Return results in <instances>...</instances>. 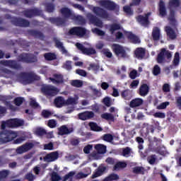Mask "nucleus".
<instances>
[{
	"mask_svg": "<svg viewBox=\"0 0 181 181\" xmlns=\"http://www.w3.org/2000/svg\"><path fill=\"white\" fill-rule=\"evenodd\" d=\"M18 62L32 64V63H37V57L30 53H21L18 57Z\"/></svg>",
	"mask_w": 181,
	"mask_h": 181,
	"instance_id": "f257e3e1",
	"label": "nucleus"
},
{
	"mask_svg": "<svg viewBox=\"0 0 181 181\" xmlns=\"http://www.w3.org/2000/svg\"><path fill=\"white\" fill-rule=\"evenodd\" d=\"M166 59L167 60L172 59V52L167 50L166 48H163L157 55L156 62L158 64H163V63H166Z\"/></svg>",
	"mask_w": 181,
	"mask_h": 181,
	"instance_id": "f03ea898",
	"label": "nucleus"
},
{
	"mask_svg": "<svg viewBox=\"0 0 181 181\" xmlns=\"http://www.w3.org/2000/svg\"><path fill=\"white\" fill-rule=\"evenodd\" d=\"M19 77L25 83H28V84H30V83H33V81H39V80H40V76L36 75V74L33 72H21L19 74Z\"/></svg>",
	"mask_w": 181,
	"mask_h": 181,
	"instance_id": "7ed1b4c3",
	"label": "nucleus"
},
{
	"mask_svg": "<svg viewBox=\"0 0 181 181\" xmlns=\"http://www.w3.org/2000/svg\"><path fill=\"white\" fill-rule=\"evenodd\" d=\"M111 49L116 57H120L122 59H126V57H128L127 50H125V48H124L122 45L119 44H112Z\"/></svg>",
	"mask_w": 181,
	"mask_h": 181,
	"instance_id": "20e7f679",
	"label": "nucleus"
},
{
	"mask_svg": "<svg viewBox=\"0 0 181 181\" xmlns=\"http://www.w3.org/2000/svg\"><path fill=\"white\" fill-rule=\"evenodd\" d=\"M41 92L48 97H54L59 94V89L54 86L45 85L42 86Z\"/></svg>",
	"mask_w": 181,
	"mask_h": 181,
	"instance_id": "39448f33",
	"label": "nucleus"
},
{
	"mask_svg": "<svg viewBox=\"0 0 181 181\" xmlns=\"http://www.w3.org/2000/svg\"><path fill=\"white\" fill-rule=\"evenodd\" d=\"M0 136L4 141V142H11V141H13L16 136H18V134L15 132H12L11 130H5L0 133Z\"/></svg>",
	"mask_w": 181,
	"mask_h": 181,
	"instance_id": "423d86ee",
	"label": "nucleus"
},
{
	"mask_svg": "<svg viewBox=\"0 0 181 181\" xmlns=\"http://www.w3.org/2000/svg\"><path fill=\"white\" fill-rule=\"evenodd\" d=\"M75 46L78 49V50H80V52H81L82 54H85L86 56H92L93 54H97V51H95V49L93 47L87 48L80 42H76Z\"/></svg>",
	"mask_w": 181,
	"mask_h": 181,
	"instance_id": "0eeeda50",
	"label": "nucleus"
},
{
	"mask_svg": "<svg viewBox=\"0 0 181 181\" xmlns=\"http://www.w3.org/2000/svg\"><path fill=\"white\" fill-rule=\"evenodd\" d=\"M0 64L10 69H13V70H22V65L16 60H1L0 61Z\"/></svg>",
	"mask_w": 181,
	"mask_h": 181,
	"instance_id": "6e6552de",
	"label": "nucleus"
},
{
	"mask_svg": "<svg viewBox=\"0 0 181 181\" xmlns=\"http://www.w3.org/2000/svg\"><path fill=\"white\" fill-rule=\"evenodd\" d=\"M12 25L20 28H29L30 22L25 18L13 17L11 20Z\"/></svg>",
	"mask_w": 181,
	"mask_h": 181,
	"instance_id": "1a4fd4ad",
	"label": "nucleus"
},
{
	"mask_svg": "<svg viewBox=\"0 0 181 181\" xmlns=\"http://www.w3.org/2000/svg\"><path fill=\"white\" fill-rule=\"evenodd\" d=\"M152 15L151 12H148L145 13L144 16L139 15L136 19L141 26H144V28H148L149 25H151V21H149V16Z\"/></svg>",
	"mask_w": 181,
	"mask_h": 181,
	"instance_id": "9d476101",
	"label": "nucleus"
},
{
	"mask_svg": "<svg viewBox=\"0 0 181 181\" xmlns=\"http://www.w3.org/2000/svg\"><path fill=\"white\" fill-rule=\"evenodd\" d=\"M86 33L87 30L83 27H73L69 30V35L71 36H79V37L86 36Z\"/></svg>",
	"mask_w": 181,
	"mask_h": 181,
	"instance_id": "9b49d317",
	"label": "nucleus"
},
{
	"mask_svg": "<svg viewBox=\"0 0 181 181\" xmlns=\"http://www.w3.org/2000/svg\"><path fill=\"white\" fill-rule=\"evenodd\" d=\"M35 148V144L32 142H26L22 146L18 147L16 150V153L18 155H22V153H26V152H29L31 149Z\"/></svg>",
	"mask_w": 181,
	"mask_h": 181,
	"instance_id": "f8f14e48",
	"label": "nucleus"
},
{
	"mask_svg": "<svg viewBox=\"0 0 181 181\" xmlns=\"http://www.w3.org/2000/svg\"><path fill=\"white\" fill-rule=\"evenodd\" d=\"M86 18L92 25H95V26H98V28H103V21L93 13H88L86 14Z\"/></svg>",
	"mask_w": 181,
	"mask_h": 181,
	"instance_id": "ddd939ff",
	"label": "nucleus"
},
{
	"mask_svg": "<svg viewBox=\"0 0 181 181\" xmlns=\"http://www.w3.org/2000/svg\"><path fill=\"white\" fill-rule=\"evenodd\" d=\"M93 12L96 16H98L102 19H108V18H110L108 12L100 7H93Z\"/></svg>",
	"mask_w": 181,
	"mask_h": 181,
	"instance_id": "4468645a",
	"label": "nucleus"
},
{
	"mask_svg": "<svg viewBox=\"0 0 181 181\" xmlns=\"http://www.w3.org/2000/svg\"><path fill=\"white\" fill-rule=\"evenodd\" d=\"M23 15L25 18H33L34 16H39L40 15V10L38 8H29L23 11Z\"/></svg>",
	"mask_w": 181,
	"mask_h": 181,
	"instance_id": "2eb2a0df",
	"label": "nucleus"
},
{
	"mask_svg": "<svg viewBox=\"0 0 181 181\" xmlns=\"http://www.w3.org/2000/svg\"><path fill=\"white\" fill-rule=\"evenodd\" d=\"M100 5L108 11H115L117 8V4L114 1L110 0H101L100 1Z\"/></svg>",
	"mask_w": 181,
	"mask_h": 181,
	"instance_id": "dca6fc26",
	"label": "nucleus"
},
{
	"mask_svg": "<svg viewBox=\"0 0 181 181\" xmlns=\"http://www.w3.org/2000/svg\"><path fill=\"white\" fill-rule=\"evenodd\" d=\"M53 42L54 43H55L56 47H57V49H59L62 54H65V56H70V54H69V51L66 49V48L63 45V42H62L60 40L57 39V37H54Z\"/></svg>",
	"mask_w": 181,
	"mask_h": 181,
	"instance_id": "f3484780",
	"label": "nucleus"
},
{
	"mask_svg": "<svg viewBox=\"0 0 181 181\" xmlns=\"http://www.w3.org/2000/svg\"><path fill=\"white\" fill-rule=\"evenodd\" d=\"M72 132H74V129L73 127H67V125L64 124L61 126L58 129V135H69L71 134Z\"/></svg>",
	"mask_w": 181,
	"mask_h": 181,
	"instance_id": "a211bd4d",
	"label": "nucleus"
},
{
	"mask_svg": "<svg viewBox=\"0 0 181 181\" xmlns=\"http://www.w3.org/2000/svg\"><path fill=\"white\" fill-rule=\"evenodd\" d=\"M49 22L57 26H64L66 25V20L62 17H51L49 18Z\"/></svg>",
	"mask_w": 181,
	"mask_h": 181,
	"instance_id": "6ab92c4d",
	"label": "nucleus"
},
{
	"mask_svg": "<svg viewBox=\"0 0 181 181\" xmlns=\"http://www.w3.org/2000/svg\"><path fill=\"white\" fill-rule=\"evenodd\" d=\"M78 117L79 119H81V121H87V119H91V118H94V112L85 111L83 112L79 113Z\"/></svg>",
	"mask_w": 181,
	"mask_h": 181,
	"instance_id": "aec40b11",
	"label": "nucleus"
},
{
	"mask_svg": "<svg viewBox=\"0 0 181 181\" xmlns=\"http://www.w3.org/2000/svg\"><path fill=\"white\" fill-rule=\"evenodd\" d=\"M28 35H30V36H33V37H35V39H40V40H45V34L39 30H28Z\"/></svg>",
	"mask_w": 181,
	"mask_h": 181,
	"instance_id": "412c9836",
	"label": "nucleus"
},
{
	"mask_svg": "<svg viewBox=\"0 0 181 181\" xmlns=\"http://www.w3.org/2000/svg\"><path fill=\"white\" fill-rule=\"evenodd\" d=\"M158 12L160 16L164 18L168 15V11L166 10V4L163 0H160L158 2Z\"/></svg>",
	"mask_w": 181,
	"mask_h": 181,
	"instance_id": "4be33fe9",
	"label": "nucleus"
},
{
	"mask_svg": "<svg viewBox=\"0 0 181 181\" xmlns=\"http://www.w3.org/2000/svg\"><path fill=\"white\" fill-rule=\"evenodd\" d=\"M165 32L167 36H168V37L171 40H175V39H176V37H177V35H176V32H175V30H173V28H172L169 25H167L165 27Z\"/></svg>",
	"mask_w": 181,
	"mask_h": 181,
	"instance_id": "5701e85b",
	"label": "nucleus"
},
{
	"mask_svg": "<svg viewBox=\"0 0 181 181\" xmlns=\"http://www.w3.org/2000/svg\"><path fill=\"white\" fill-rule=\"evenodd\" d=\"M60 12L62 15L64 16V19H69L71 18V19H73V17L74 16V14L73 12H71V10L67 7H64L61 8Z\"/></svg>",
	"mask_w": 181,
	"mask_h": 181,
	"instance_id": "b1692460",
	"label": "nucleus"
},
{
	"mask_svg": "<svg viewBox=\"0 0 181 181\" xmlns=\"http://www.w3.org/2000/svg\"><path fill=\"white\" fill-rule=\"evenodd\" d=\"M54 78H49V80L54 83V84H63L64 83V78L63 75L59 74H54Z\"/></svg>",
	"mask_w": 181,
	"mask_h": 181,
	"instance_id": "393cba45",
	"label": "nucleus"
},
{
	"mask_svg": "<svg viewBox=\"0 0 181 181\" xmlns=\"http://www.w3.org/2000/svg\"><path fill=\"white\" fill-rule=\"evenodd\" d=\"M44 159L47 162H54V160L59 159V153L57 151L49 153L45 156Z\"/></svg>",
	"mask_w": 181,
	"mask_h": 181,
	"instance_id": "a878e982",
	"label": "nucleus"
},
{
	"mask_svg": "<svg viewBox=\"0 0 181 181\" xmlns=\"http://www.w3.org/2000/svg\"><path fill=\"white\" fill-rule=\"evenodd\" d=\"M15 128V119H9L6 121H3L1 124V129L6 128Z\"/></svg>",
	"mask_w": 181,
	"mask_h": 181,
	"instance_id": "bb28decb",
	"label": "nucleus"
},
{
	"mask_svg": "<svg viewBox=\"0 0 181 181\" xmlns=\"http://www.w3.org/2000/svg\"><path fill=\"white\" fill-rule=\"evenodd\" d=\"M144 104V100L142 98H136L130 101L129 107L130 108H136L137 107H141Z\"/></svg>",
	"mask_w": 181,
	"mask_h": 181,
	"instance_id": "cd10ccee",
	"label": "nucleus"
},
{
	"mask_svg": "<svg viewBox=\"0 0 181 181\" xmlns=\"http://www.w3.org/2000/svg\"><path fill=\"white\" fill-rule=\"evenodd\" d=\"M126 36L128 40H130V42L134 45H136V43H141V40H139V37L131 32L127 33Z\"/></svg>",
	"mask_w": 181,
	"mask_h": 181,
	"instance_id": "c85d7f7f",
	"label": "nucleus"
},
{
	"mask_svg": "<svg viewBox=\"0 0 181 181\" xmlns=\"http://www.w3.org/2000/svg\"><path fill=\"white\" fill-rule=\"evenodd\" d=\"M149 93V86L146 83L142 84L139 89V94L141 97H146Z\"/></svg>",
	"mask_w": 181,
	"mask_h": 181,
	"instance_id": "c756f323",
	"label": "nucleus"
},
{
	"mask_svg": "<svg viewBox=\"0 0 181 181\" xmlns=\"http://www.w3.org/2000/svg\"><path fill=\"white\" fill-rule=\"evenodd\" d=\"M54 103L57 108H62L63 105H66V100H64V98L59 96L54 99Z\"/></svg>",
	"mask_w": 181,
	"mask_h": 181,
	"instance_id": "7c9ffc66",
	"label": "nucleus"
},
{
	"mask_svg": "<svg viewBox=\"0 0 181 181\" xmlns=\"http://www.w3.org/2000/svg\"><path fill=\"white\" fill-rule=\"evenodd\" d=\"M121 97L124 100L129 101V100H131V98H132V92H131V90H129V89H126L124 90H122L121 92Z\"/></svg>",
	"mask_w": 181,
	"mask_h": 181,
	"instance_id": "2f4dec72",
	"label": "nucleus"
},
{
	"mask_svg": "<svg viewBox=\"0 0 181 181\" xmlns=\"http://www.w3.org/2000/svg\"><path fill=\"white\" fill-rule=\"evenodd\" d=\"M153 40L158 41L160 39V29L158 27H155L152 31Z\"/></svg>",
	"mask_w": 181,
	"mask_h": 181,
	"instance_id": "473e14b6",
	"label": "nucleus"
},
{
	"mask_svg": "<svg viewBox=\"0 0 181 181\" xmlns=\"http://www.w3.org/2000/svg\"><path fill=\"white\" fill-rule=\"evenodd\" d=\"M134 54L136 59H142L144 57H145V49L141 47L136 49Z\"/></svg>",
	"mask_w": 181,
	"mask_h": 181,
	"instance_id": "72a5a7b5",
	"label": "nucleus"
},
{
	"mask_svg": "<svg viewBox=\"0 0 181 181\" xmlns=\"http://www.w3.org/2000/svg\"><path fill=\"white\" fill-rule=\"evenodd\" d=\"M88 126L90 127V130L94 131L95 132H101V131H103V128L94 122H89Z\"/></svg>",
	"mask_w": 181,
	"mask_h": 181,
	"instance_id": "f704fd0d",
	"label": "nucleus"
},
{
	"mask_svg": "<svg viewBox=\"0 0 181 181\" xmlns=\"http://www.w3.org/2000/svg\"><path fill=\"white\" fill-rule=\"evenodd\" d=\"M168 21L172 26H176V18L175 17V10H170Z\"/></svg>",
	"mask_w": 181,
	"mask_h": 181,
	"instance_id": "c9c22d12",
	"label": "nucleus"
},
{
	"mask_svg": "<svg viewBox=\"0 0 181 181\" xmlns=\"http://www.w3.org/2000/svg\"><path fill=\"white\" fill-rule=\"evenodd\" d=\"M44 58L47 62H52L53 60H56L57 59V55L54 52H47L44 54Z\"/></svg>",
	"mask_w": 181,
	"mask_h": 181,
	"instance_id": "e433bc0d",
	"label": "nucleus"
},
{
	"mask_svg": "<svg viewBox=\"0 0 181 181\" xmlns=\"http://www.w3.org/2000/svg\"><path fill=\"white\" fill-rule=\"evenodd\" d=\"M95 149L97 151L98 153L104 154L107 152V146L104 144H96L95 146Z\"/></svg>",
	"mask_w": 181,
	"mask_h": 181,
	"instance_id": "4c0bfd02",
	"label": "nucleus"
},
{
	"mask_svg": "<svg viewBox=\"0 0 181 181\" xmlns=\"http://www.w3.org/2000/svg\"><path fill=\"white\" fill-rule=\"evenodd\" d=\"M72 19L77 22L78 25H86V18L83 16H76L74 14Z\"/></svg>",
	"mask_w": 181,
	"mask_h": 181,
	"instance_id": "58836bf2",
	"label": "nucleus"
},
{
	"mask_svg": "<svg viewBox=\"0 0 181 181\" xmlns=\"http://www.w3.org/2000/svg\"><path fill=\"white\" fill-rule=\"evenodd\" d=\"M105 170H107V168L99 167L98 168V170L92 175V179H95V177H98L99 176H101V175H103V173H104Z\"/></svg>",
	"mask_w": 181,
	"mask_h": 181,
	"instance_id": "ea45409f",
	"label": "nucleus"
},
{
	"mask_svg": "<svg viewBox=\"0 0 181 181\" xmlns=\"http://www.w3.org/2000/svg\"><path fill=\"white\" fill-rule=\"evenodd\" d=\"M121 29H122V27H121V24L113 23L110 25L109 30L112 35H114V32H115L116 30H121Z\"/></svg>",
	"mask_w": 181,
	"mask_h": 181,
	"instance_id": "a19ab883",
	"label": "nucleus"
},
{
	"mask_svg": "<svg viewBox=\"0 0 181 181\" xmlns=\"http://www.w3.org/2000/svg\"><path fill=\"white\" fill-rule=\"evenodd\" d=\"M133 173L135 175H145V168L136 166L133 168Z\"/></svg>",
	"mask_w": 181,
	"mask_h": 181,
	"instance_id": "79ce46f5",
	"label": "nucleus"
},
{
	"mask_svg": "<svg viewBox=\"0 0 181 181\" xmlns=\"http://www.w3.org/2000/svg\"><path fill=\"white\" fill-rule=\"evenodd\" d=\"M100 117L103 118V119H106V121H112V122H114V115H112L111 113H103Z\"/></svg>",
	"mask_w": 181,
	"mask_h": 181,
	"instance_id": "37998d69",
	"label": "nucleus"
},
{
	"mask_svg": "<svg viewBox=\"0 0 181 181\" xmlns=\"http://www.w3.org/2000/svg\"><path fill=\"white\" fill-rule=\"evenodd\" d=\"M168 6L170 8H179L180 6V0H170Z\"/></svg>",
	"mask_w": 181,
	"mask_h": 181,
	"instance_id": "c03bdc74",
	"label": "nucleus"
},
{
	"mask_svg": "<svg viewBox=\"0 0 181 181\" xmlns=\"http://www.w3.org/2000/svg\"><path fill=\"white\" fill-rule=\"evenodd\" d=\"M127 166V163L119 161L113 167L114 170H118L119 169H124Z\"/></svg>",
	"mask_w": 181,
	"mask_h": 181,
	"instance_id": "a18cd8bd",
	"label": "nucleus"
},
{
	"mask_svg": "<svg viewBox=\"0 0 181 181\" xmlns=\"http://www.w3.org/2000/svg\"><path fill=\"white\" fill-rule=\"evenodd\" d=\"M132 151V149H131V148L129 147H126L122 148V156H124V158H129V156H131Z\"/></svg>",
	"mask_w": 181,
	"mask_h": 181,
	"instance_id": "49530a36",
	"label": "nucleus"
},
{
	"mask_svg": "<svg viewBox=\"0 0 181 181\" xmlns=\"http://www.w3.org/2000/svg\"><path fill=\"white\" fill-rule=\"evenodd\" d=\"M47 134V132H46V129L42 127H38L35 129V135H37V136H43Z\"/></svg>",
	"mask_w": 181,
	"mask_h": 181,
	"instance_id": "de8ad7c7",
	"label": "nucleus"
},
{
	"mask_svg": "<svg viewBox=\"0 0 181 181\" xmlns=\"http://www.w3.org/2000/svg\"><path fill=\"white\" fill-rule=\"evenodd\" d=\"M71 86L72 87H76V88H80V87H83V82L81 80H72L71 81Z\"/></svg>",
	"mask_w": 181,
	"mask_h": 181,
	"instance_id": "09e8293b",
	"label": "nucleus"
},
{
	"mask_svg": "<svg viewBox=\"0 0 181 181\" xmlns=\"http://www.w3.org/2000/svg\"><path fill=\"white\" fill-rule=\"evenodd\" d=\"M9 173H11L9 170H3L0 171V181L4 180V179H6V177L9 176Z\"/></svg>",
	"mask_w": 181,
	"mask_h": 181,
	"instance_id": "8fccbe9b",
	"label": "nucleus"
},
{
	"mask_svg": "<svg viewBox=\"0 0 181 181\" xmlns=\"http://www.w3.org/2000/svg\"><path fill=\"white\" fill-rule=\"evenodd\" d=\"M132 6H124L123 7V11L128 15L129 16H132L134 15V10L131 8Z\"/></svg>",
	"mask_w": 181,
	"mask_h": 181,
	"instance_id": "3c124183",
	"label": "nucleus"
},
{
	"mask_svg": "<svg viewBox=\"0 0 181 181\" xmlns=\"http://www.w3.org/2000/svg\"><path fill=\"white\" fill-rule=\"evenodd\" d=\"M76 175V173L74 171L69 172L68 174L65 175L63 177V181H67L69 179V181H73V176Z\"/></svg>",
	"mask_w": 181,
	"mask_h": 181,
	"instance_id": "603ef678",
	"label": "nucleus"
},
{
	"mask_svg": "<svg viewBox=\"0 0 181 181\" xmlns=\"http://www.w3.org/2000/svg\"><path fill=\"white\" fill-rule=\"evenodd\" d=\"M25 125V121L21 119H14V128H18L19 127H23Z\"/></svg>",
	"mask_w": 181,
	"mask_h": 181,
	"instance_id": "864d4df0",
	"label": "nucleus"
},
{
	"mask_svg": "<svg viewBox=\"0 0 181 181\" xmlns=\"http://www.w3.org/2000/svg\"><path fill=\"white\" fill-rule=\"evenodd\" d=\"M179 63H180V56L179 54V52H175L173 61V66H179Z\"/></svg>",
	"mask_w": 181,
	"mask_h": 181,
	"instance_id": "5fc2aeb1",
	"label": "nucleus"
},
{
	"mask_svg": "<svg viewBox=\"0 0 181 181\" xmlns=\"http://www.w3.org/2000/svg\"><path fill=\"white\" fill-rule=\"evenodd\" d=\"M66 102V105H76L77 104V99L76 98H69Z\"/></svg>",
	"mask_w": 181,
	"mask_h": 181,
	"instance_id": "6e6d98bb",
	"label": "nucleus"
},
{
	"mask_svg": "<svg viewBox=\"0 0 181 181\" xmlns=\"http://www.w3.org/2000/svg\"><path fill=\"white\" fill-rule=\"evenodd\" d=\"M103 139L105 141V142H112V141H114V136H112L111 134H106L103 135Z\"/></svg>",
	"mask_w": 181,
	"mask_h": 181,
	"instance_id": "4d7b16f0",
	"label": "nucleus"
},
{
	"mask_svg": "<svg viewBox=\"0 0 181 181\" xmlns=\"http://www.w3.org/2000/svg\"><path fill=\"white\" fill-rule=\"evenodd\" d=\"M62 180V177L57 174L56 172H52L51 175V181H60Z\"/></svg>",
	"mask_w": 181,
	"mask_h": 181,
	"instance_id": "13d9d810",
	"label": "nucleus"
},
{
	"mask_svg": "<svg viewBox=\"0 0 181 181\" xmlns=\"http://www.w3.org/2000/svg\"><path fill=\"white\" fill-rule=\"evenodd\" d=\"M25 180L28 181H33L35 179H36V175H34L32 172H29L25 175Z\"/></svg>",
	"mask_w": 181,
	"mask_h": 181,
	"instance_id": "bf43d9fd",
	"label": "nucleus"
},
{
	"mask_svg": "<svg viewBox=\"0 0 181 181\" xmlns=\"http://www.w3.org/2000/svg\"><path fill=\"white\" fill-rule=\"evenodd\" d=\"M45 9L47 12L52 13V12H54V5L52 3H48L45 6Z\"/></svg>",
	"mask_w": 181,
	"mask_h": 181,
	"instance_id": "052dcab7",
	"label": "nucleus"
},
{
	"mask_svg": "<svg viewBox=\"0 0 181 181\" xmlns=\"http://www.w3.org/2000/svg\"><path fill=\"white\" fill-rule=\"evenodd\" d=\"M25 99L22 97H17L14 99V104L17 105V107H19L23 104V100Z\"/></svg>",
	"mask_w": 181,
	"mask_h": 181,
	"instance_id": "680f3d73",
	"label": "nucleus"
},
{
	"mask_svg": "<svg viewBox=\"0 0 181 181\" xmlns=\"http://www.w3.org/2000/svg\"><path fill=\"white\" fill-rule=\"evenodd\" d=\"M147 160L150 165H155L156 162V155L153 154L148 157Z\"/></svg>",
	"mask_w": 181,
	"mask_h": 181,
	"instance_id": "e2e57ef3",
	"label": "nucleus"
},
{
	"mask_svg": "<svg viewBox=\"0 0 181 181\" xmlns=\"http://www.w3.org/2000/svg\"><path fill=\"white\" fill-rule=\"evenodd\" d=\"M116 40H124L125 37L124 36V33H121V31H118L115 34Z\"/></svg>",
	"mask_w": 181,
	"mask_h": 181,
	"instance_id": "0e129e2a",
	"label": "nucleus"
},
{
	"mask_svg": "<svg viewBox=\"0 0 181 181\" xmlns=\"http://www.w3.org/2000/svg\"><path fill=\"white\" fill-rule=\"evenodd\" d=\"M160 74V67L159 65H155L153 68V76H159Z\"/></svg>",
	"mask_w": 181,
	"mask_h": 181,
	"instance_id": "69168bd1",
	"label": "nucleus"
},
{
	"mask_svg": "<svg viewBox=\"0 0 181 181\" xmlns=\"http://www.w3.org/2000/svg\"><path fill=\"white\" fill-rule=\"evenodd\" d=\"M47 126L49 128H56V127L57 126V122H56V120L54 119H49L48 121Z\"/></svg>",
	"mask_w": 181,
	"mask_h": 181,
	"instance_id": "338daca9",
	"label": "nucleus"
},
{
	"mask_svg": "<svg viewBox=\"0 0 181 181\" xmlns=\"http://www.w3.org/2000/svg\"><path fill=\"white\" fill-rule=\"evenodd\" d=\"M103 52V54L108 59H111V57H112V52H111L109 49H104Z\"/></svg>",
	"mask_w": 181,
	"mask_h": 181,
	"instance_id": "774afa93",
	"label": "nucleus"
}]
</instances>
